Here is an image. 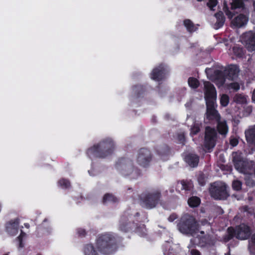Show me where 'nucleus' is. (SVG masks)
I'll use <instances>...</instances> for the list:
<instances>
[{
	"instance_id": "f257e3e1",
	"label": "nucleus",
	"mask_w": 255,
	"mask_h": 255,
	"mask_svg": "<svg viewBox=\"0 0 255 255\" xmlns=\"http://www.w3.org/2000/svg\"><path fill=\"white\" fill-rule=\"evenodd\" d=\"M239 71V69L236 66L232 65L224 72H217L214 82L218 86H221L227 81L236 78L238 76Z\"/></svg>"
},
{
	"instance_id": "f03ea898",
	"label": "nucleus",
	"mask_w": 255,
	"mask_h": 255,
	"mask_svg": "<svg viewBox=\"0 0 255 255\" xmlns=\"http://www.w3.org/2000/svg\"><path fill=\"white\" fill-rule=\"evenodd\" d=\"M198 226L193 217L186 215L182 219L179 225V230L183 234H190L193 235L198 230Z\"/></svg>"
},
{
	"instance_id": "7ed1b4c3",
	"label": "nucleus",
	"mask_w": 255,
	"mask_h": 255,
	"mask_svg": "<svg viewBox=\"0 0 255 255\" xmlns=\"http://www.w3.org/2000/svg\"><path fill=\"white\" fill-rule=\"evenodd\" d=\"M228 234L227 237L224 239L225 242L231 239L234 235L240 240H246L250 236L251 231L248 226L242 224L237 227L235 230L231 228H229Z\"/></svg>"
},
{
	"instance_id": "20e7f679",
	"label": "nucleus",
	"mask_w": 255,
	"mask_h": 255,
	"mask_svg": "<svg viewBox=\"0 0 255 255\" xmlns=\"http://www.w3.org/2000/svg\"><path fill=\"white\" fill-rule=\"evenodd\" d=\"M210 191L212 197L216 199H223L228 196L226 185L222 182H217L212 185Z\"/></svg>"
},
{
	"instance_id": "39448f33",
	"label": "nucleus",
	"mask_w": 255,
	"mask_h": 255,
	"mask_svg": "<svg viewBox=\"0 0 255 255\" xmlns=\"http://www.w3.org/2000/svg\"><path fill=\"white\" fill-rule=\"evenodd\" d=\"M217 132L214 128L207 127L205 129V147L207 150L213 148L216 142Z\"/></svg>"
},
{
	"instance_id": "423d86ee",
	"label": "nucleus",
	"mask_w": 255,
	"mask_h": 255,
	"mask_svg": "<svg viewBox=\"0 0 255 255\" xmlns=\"http://www.w3.org/2000/svg\"><path fill=\"white\" fill-rule=\"evenodd\" d=\"M204 96L206 103L215 102L217 99V93L215 87L208 81L204 82Z\"/></svg>"
},
{
	"instance_id": "0eeeda50",
	"label": "nucleus",
	"mask_w": 255,
	"mask_h": 255,
	"mask_svg": "<svg viewBox=\"0 0 255 255\" xmlns=\"http://www.w3.org/2000/svg\"><path fill=\"white\" fill-rule=\"evenodd\" d=\"M114 146V144L111 140H109L107 142H103L100 143L99 144L94 145L93 147L89 149L88 151V154L90 155L93 154L97 157H103L105 155H103L100 154V150H103L106 151L111 149Z\"/></svg>"
},
{
	"instance_id": "6e6552de",
	"label": "nucleus",
	"mask_w": 255,
	"mask_h": 255,
	"mask_svg": "<svg viewBox=\"0 0 255 255\" xmlns=\"http://www.w3.org/2000/svg\"><path fill=\"white\" fill-rule=\"evenodd\" d=\"M112 241V238L109 234H105L98 238L96 242V246L101 252L105 254L110 253V242Z\"/></svg>"
},
{
	"instance_id": "1a4fd4ad",
	"label": "nucleus",
	"mask_w": 255,
	"mask_h": 255,
	"mask_svg": "<svg viewBox=\"0 0 255 255\" xmlns=\"http://www.w3.org/2000/svg\"><path fill=\"white\" fill-rule=\"evenodd\" d=\"M241 40L248 51H255V33L252 31L245 33Z\"/></svg>"
},
{
	"instance_id": "9d476101",
	"label": "nucleus",
	"mask_w": 255,
	"mask_h": 255,
	"mask_svg": "<svg viewBox=\"0 0 255 255\" xmlns=\"http://www.w3.org/2000/svg\"><path fill=\"white\" fill-rule=\"evenodd\" d=\"M151 159V154L148 150L146 149L140 150L137 159V161L139 165L145 167L148 164Z\"/></svg>"
},
{
	"instance_id": "9b49d317",
	"label": "nucleus",
	"mask_w": 255,
	"mask_h": 255,
	"mask_svg": "<svg viewBox=\"0 0 255 255\" xmlns=\"http://www.w3.org/2000/svg\"><path fill=\"white\" fill-rule=\"evenodd\" d=\"M243 13L237 15L232 21V24L238 27H241L245 25L249 20L248 11L246 9H243Z\"/></svg>"
},
{
	"instance_id": "f8f14e48",
	"label": "nucleus",
	"mask_w": 255,
	"mask_h": 255,
	"mask_svg": "<svg viewBox=\"0 0 255 255\" xmlns=\"http://www.w3.org/2000/svg\"><path fill=\"white\" fill-rule=\"evenodd\" d=\"M215 102L212 103H206L207 106V118L211 120H216L219 121L220 119V116L217 111L214 108Z\"/></svg>"
},
{
	"instance_id": "ddd939ff",
	"label": "nucleus",
	"mask_w": 255,
	"mask_h": 255,
	"mask_svg": "<svg viewBox=\"0 0 255 255\" xmlns=\"http://www.w3.org/2000/svg\"><path fill=\"white\" fill-rule=\"evenodd\" d=\"M159 197L160 194L158 192L149 195L144 203V206L149 209L154 207Z\"/></svg>"
},
{
	"instance_id": "4468645a",
	"label": "nucleus",
	"mask_w": 255,
	"mask_h": 255,
	"mask_svg": "<svg viewBox=\"0 0 255 255\" xmlns=\"http://www.w3.org/2000/svg\"><path fill=\"white\" fill-rule=\"evenodd\" d=\"M232 155L235 168L240 172H242L244 166V161L242 160L241 153L233 152Z\"/></svg>"
},
{
	"instance_id": "2eb2a0df",
	"label": "nucleus",
	"mask_w": 255,
	"mask_h": 255,
	"mask_svg": "<svg viewBox=\"0 0 255 255\" xmlns=\"http://www.w3.org/2000/svg\"><path fill=\"white\" fill-rule=\"evenodd\" d=\"M19 230V221L16 220L13 222L9 223L6 226L7 232L11 235L14 236L17 234Z\"/></svg>"
},
{
	"instance_id": "dca6fc26",
	"label": "nucleus",
	"mask_w": 255,
	"mask_h": 255,
	"mask_svg": "<svg viewBox=\"0 0 255 255\" xmlns=\"http://www.w3.org/2000/svg\"><path fill=\"white\" fill-rule=\"evenodd\" d=\"M164 75V70L163 66H160L158 68H155L151 74V78L153 80L159 81L162 79Z\"/></svg>"
},
{
	"instance_id": "f3484780",
	"label": "nucleus",
	"mask_w": 255,
	"mask_h": 255,
	"mask_svg": "<svg viewBox=\"0 0 255 255\" xmlns=\"http://www.w3.org/2000/svg\"><path fill=\"white\" fill-rule=\"evenodd\" d=\"M186 162L191 167H195L198 165L199 157L194 154H189L185 158Z\"/></svg>"
},
{
	"instance_id": "a211bd4d",
	"label": "nucleus",
	"mask_w": 255,
	"mask_h": 255,
	"mask_svg": "<svg viewBox=\"0 0 255 255\" xmlns=\"http://www.w3.org/2000/svg\"><path fill=\"white\" fill-rule=\"evenodd\" d=\"M245 134L248 142L255 143V126L247 130Z\"/></svg>"
},
{
	"instance_id": "6ab92c4d",
	"label": "nucleus",
	"mask_w": 255,
	"mask_h": 255,
	"mask_svg": "<svg viewBox=\"0 0 255 255\" xmlns=\"http://www.w3.org/2000/svg\"><path fill=\"white\" fill-rule=\"evenodd\" d=\"M218 122L217 128L219 132L222 135H226L228 132V127L225 121L220 119Z\"/></svg>"
},
{
	"instance_id": "aec40b11",
	"label": "nucleus",
	"mask_w": 255,
	"mask_h": 255,
	"mask_svg": "<svg viewBox=\"0 0 255 255\" xmlns=\"http://www.w3.org/2000/svg\"><path fill=\"white\" fill-rule=\"evenodd\" d=\"M234 101L238 104H246L247 103V97L242 94H236L234 97Z\"/></svg>"
},
{
	"instance_id": "412c9836",
	"label": "nucleus",
	"mask_w": 255,
	"mask_h": 255,
	"mask_svg": "<svg viewBox=\"0 0 255 255\" xmlns=\"http://www.w3.org/2000/svg\"><path fill=\"white\" fill-rule=\"evenodd\" d=\"M215 16L217 18V22L215 24V28L216 29H218L223 25L225 21V18L222 12H219L215 14Z\"/></svg>"
},
{
	"instance_id": "4be33fe9",
	"label": "nucleus",
	"mask_w": 255,
	"mask_h": 255,
	"mask_svg": "<svg viewBox=\"0 0 255 255\" xmlns=\"http://www.w3.org/2000/svg\"><path fill=\"white\" fill-rule=\"evenodd\" d=\"M184 25L187 30L190 32L195 31L197 29V26L195 25L189 19L185 20L184 21Z\"/></svg>"
},
{
	"instance_id": "5701e85b",
	"label": "nucleus",
	"mask_w": 255,
	"mask_h": 255,
	"mask_svg": "<svg viewBox=\"0 0 255 255\" xmlns=\"http://www.w3.org/2000/svg\"><path fill=\"white\" fill-rule=\"evenodd\" d=\"M228 89H233V90L237 91L240 89L241 86H243V84L242 83H238V82H232L228 83V81L224 83Z\"/></svg>"
},
{
	"instance_id": "b1692460",
	"label": "nucleus",
	"mask_w": 255,
	"mask_h": 255,
	"mask_svg": "<svg viewBox=\"0 0 255 255\" xmlns=\"http://www.w3.org/2000/svg\"><path fill=\"white\" fill-rule=\"evenodd\" d=\"M188 205L191 207H196L199 205L200 200L197 197H192L188 200Z\"/></svg>"
},
{
	"instance_id": "393cba45",
	"label": "nucleus",
	"mask_w": 255,
	"mask_h": 255,
	"mask_svg": "<svg viewBox=\"0 0 255 255\" xmlns=\"http://www.w3.org/2000/svg\"><path fill=\"white\" fill-rule=\"evenodd\" d=\"M84 252L85 255H98L92 245H87L85 247Z\"/></svg>"
},
{
	"instance_id": "a878e982",
	"label": "nucleus",
	"mask_w": 255,
	"mask_h": 255,
	"mask_svg": "<svg viewBox=\"0 0 255 255\" xmlns=\"http://www.w3.org/2000/svg\"><path fill=\"white\" fill-rule=\"evenodd\" d=\"M118 199L116 197L109 194H106L103 198V202L104 203H107L109 202H115Z\"/></svg>"
},
{
	"instance_id": "bb28decb",
	"label": "nucleus",
	"mask_w": 255,
	"mask_h": 255,
	"mask_svg": "<svg viewBox=\"0 0 255 255\" xmlns=\"http://www.w3.org/2000/svg\"><path fill=\"white\" fill-rule=\"evenodd\" d=\"M232 9L243 8V3L241 0H232L231 3Z\"/></svg>"
},
{
	"instance_id": "cd10ccee",
	"label": "nucleus",
	"mask_w": 255,
	"mask_h": 255,
	"mask_svg": "<svg viewBox=\"0 0 255 255\" xmlns=\"http://www.w3.org/2000/svg\"><path fill=\"white\" fill-rule=\"evenodd\" d=\"M188 84L191 88L195 89L199 86V83L196 79L194 78H189L188 79Z\"/></svg>"
},
{
	"instance_id": "c85d7f7f",
	"label": "nucleus",
	"mask_w": 255,
	"mask_h": 255,
	"mask_svg": "<svg viewBox=\"0 0 255 255\" xmlns=\"http://www.w3.org/2000/svg\"><path fill=\"white\" fill-rule=\"evenodd\" d=\"M229 102V97L228 95L226 94H223L221 96V99H220V103L221 105L224 106L226 107L228 105Z\"/></svg>"
},
{
	"instance_id": "c756f323",
	"label": "nucleus",
	"mask_w": 255,
	"mask_h": 255,
	"mask_svg": "<svg viewBox=\"0 0 255 255\" xmlns=\"http://www.w3.org/2000/svg\"><path fill=\"white\" fill-rule=\"evenodd\" d=\"M233 51L235 55L238 57H242L244 55V50L242 48L239 47H234Z\"/></svg>"
},
{
	"instance_id": "7c9ffc66",
	"label": "nucleus",
	"mask_w": 255,
	"mask_h": 255,
	"mask_svg": "<svg viewBox=\"0 0 255 255\" xmlns=\"http://www.w3.org/2000/svg\"><path fill=\"white\" fill-rule=\"evenodd\" d=\"M59 185L63 188H67L70 185V182L66 179H61L58 182Z\"/></svg>"
},
{
	"instance_id": "2f4dec72",
	"label": "nucleus",
	"mask_w": 255,
	"mask_h": 255,
	"mask_svg": "<svg viewBox=\"0 0 255 255\" xmlns=\"http://www.w3.org/2000/svg\"><path fill=\"white\" fill-rule=\"evenodd\" d=\"M233 188L236 190H239L241 189L242 183L239 181H234L233 182Z\"/></svg>"
},
{
	"instance_id": "473e14b6",
	"label": "nucleus",
	"mask_w": 255,
	"mask_h": 255,
	"mask_svg": "<svg viewBox=\"0 0 255 255\" xmlns=\"http://www.w3.org/2000/svg\"><path fill=\"white\" fill-rule=\"evenodd\" d=\"M198 183L203 186L205 184V177L203 174H200L198 177Z\"/></svg>"
},
{
	"instance_id": "72a5a7b5",
	"label": "nucleus",
	"mask_w": 255,
	"mask_h": 255,
	"mask_svg": "<svg viewBox=\"0 0 255 255\" xmlns=\"http://www.w3.org/2000/svg\"><path fill=\"white\" fill-rule=\"evenodd\" d=\"M25 236V234L22 232L21 233L19 236L18 237V241L19 242V247L20 248H22L23 247V245L22 244V239Z\"/></svg>"
},
{
	"instance_id": "f704fd0d",
	"label": "nucleus",
	"mask_w": 255,
	"mask_h": 255,
	"mask_svg": "<svg viewBox=\"0 0 255 255\" xmlns=\"http://www.w3.org/2000/svg\"><path fill=\"white\" fill-rule=\"evenodd\" d=\"M199 131V128L197 126H193L191 129V134H196Z\"/></svg>"
},
{
	"instance_id": "c9c22d12",
	"label": "nucleus",
	"mask_w": 255,
	"mask_h": 255,
	"mask_svg": "<svg viewBox=\"0 0 255 255\" xmlns=\"http://www.w3.org/2000/svg\"><path fill=\"white\" fill-rule=\"evenodd\" d=\"M189 252L191 255H201L200 253L197 250L195 249H189Z\"/></svg>"
},
{
	"instance_id": "e433bc0d",
	"label": "nucleus",
	"mask_w": 255,
	"mask_h": 255,
	"mask_svg": "<svg viewBox=\"0 0 255 255\" xmlns=\"http://www.w3.org/2000/svg\"><path fill=\"white\" fill-rule=\"evenodd\" d=\"M224 11L226 13V15L228 16L229 18H231L233 17V14L231 12H230L228 8L227 7L224 8Z\"/></svg>"
},
{
	"instance_id": "4c0bfd02",
	"label": "nucleus",
	"mask_w": 255,
	"mask_h": 255,
	"mask_svg": "<svg viewBox=\"0 0 255 255\" xmlns=\"http://www.w3.org/2000/svg\"><path fill=\"white\" fill-rule=\"evenodd\" d=\"M230 143L232 146H235L238 144V141L237 139L233 138L231 139Z\"/></svg>"
},
{
	"instance_id": "58836bf2",
	"label": "nucleus",
	"mask_w": 255,
	"mask_h": 255,
	"mask_svg": "<svg viewBox=\"0 0 255 255\" xmlns=\"http://www.w3.org/2000/svg\"><path fill=\"white\" fill-rule=\"evenodd\" d=\"M176 218V215H171V216L168 218V220H169L170 222H172V221H174Z\"/></svg>"
},
{
	"instance_id": "ea45409f",
	"label": "nucleus",
	"mask_w": 255,
	"mask_h": 255,
	"mask_svg": "<svg viewBox=\"0 0 255 255\" xmlns=\"http://www.w3.org/2000/svg\"><path fill=\"white\" fill-rule=\"evenodd\" d=\"M78 234L81 236L84 235L85 234V231L83 229H80L78 230Z\"/></svg>"
},
{
	"instance_id": "a19ab883",
	"label": "nucleus",
	"mask_w": 255,
	"mask_h": 255,
	"mask_svg": "<svg viewBox=\"0 0 255 255\" xmlns=\"http://www.w3.org/2000/svg\"><path fill=\"white\" fill-rule=\"evenodd\" d=\"M182 186H183L182 187L183 189H185V190L187 189V188L184 186V182L182 183Z\"/></svg>"
},
{
	"instance_id": "79ce46f5",
	"label": "nucleus",
	"mask_w": 255,
	"mask_h": 255,
	"mask_svg": "<svg viewBox=\"0 0 255 255\" xmlns=\"http://www.w3.org/2000/svg\"><path fill=\"white\" fill-rule=\"evenodd\" d=\"M254 242L255 243V235H254Z\"/></svg>"
},
{
	"instance_id": "37998d69",
	"label": "nucleus",
	"mask_w": 255,
	"mask_h": 255,
	"mask_svg": "<svg viewBox=\"0 0 255 255\" xmlns=\"http://www.w3.org/2000/svg\"><path fill=\"white\" fill-rule=\"evenodd\" d=\"M254 8H255V2H254Z\"/></svg>"
},
{
	"instance_id": "c03bdc74",
	"label": "nucleus",
	"mask_w": 255,
	"mask_h": 255,
	"mask_svg": "<svg viewBox=\"0 0 255 255\" xmlns=\"http://www.w3.org/2000/svg\"><path fill=\"white\" fill-rule=\"evenodd\" d=\"M200 233H201V234H203V233H204V232H202V231H201V232H200Z\"/></svg>"
},
{
	"instance_id": "a18cd8bd",
	"label": "nucleus",
	"mask_w": 255,
	"mask_h": 255,
	"mask_svg": "<svg viewBox=\"0 0 255 255\" xmlns=\"http://www.w3.org/2000/svg\"><path fill=\"white\" fill-rule=\"evenodd\" d=\"M132 178H134L135 177H134V175H132Z\"/></svg>"
}]
</instances>
